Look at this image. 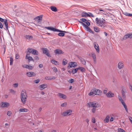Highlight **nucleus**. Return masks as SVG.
I'll use <instances>...</instances> for the list:
<instances>
[{
  "label": "nucleus",
  "mask_w": 132,
  "mask_h": 132,
  "mask_svg": "<svg viewBox=\"0 0 132 132\" xmlns=\"http://www.w3.org/2000/svg\"><path fill=\"white\" fill-rule=\"evenodd\" d=\"M95 21L98 26H100L103 29L107 27V22L104 19L96 18L95 19Z\"/></svg>",
  "instance_id": "obj_1"
},
{
  "label": "nucleus",
  "mask_w": 132,
  "mask_h": 132,
  "mask_svg": "<svg viewBox=\"0 0 132 132\" xmlns=\"http://www.w3.org/2000/svg\"><path fill=\"white\" fill-rule=\"evenodd\" d=\"M27 97L28 96L26 90L24 89L23 90L21 93L20 99L22 103L23 104L26 103Z\"/></svg>",
  "instance_id": "obj_2"
},
{
  "label": "nucleus",
  "mask_w": 132,
  "mask_h": 132,
  "mask_svg": "<svg viewBox=\"0 0 132 132\" xmlns=\"http://www.w3.org/2000/svg\"><path fill=\"white\" fill-rule=\"evenodd\" d=\"M118 98L119 99V101L121 102V103L122 104V105L123 106L124 108L125 109L126 111L127 112H128V109H127V106L126 104L125 103L124 101L122 99L121 96L120 95H118Z\"/></svg>",
  "instance_id": "obj_3"
},
{
  "label": "nucleus",
  "mask_w": 132,
  "mask_h": 132,
  "mask_svg": "<svg viewBox=\"0 0 132 132\" xmlns=\"http://www.w3.org/2000/svg\"><path fill=\"white\" fill-rule=\"evenodd\" d=\"M45 28L47 29V30H49L51 31H57L66 32L65 31H63L61 30H60L58 29L54 28L51 27H45Z\"/></svg>",
  "instance_id": "obj_4"
},
{
  "label": "nucleus",
  "mask_w": 132,
  "mask_h": 132,
  "mask_svg": "<svg viewBox=\"0 0 132 132\" xmlns=\"http://www.w3.org/2000/svg\"><path fill=\"white\" fill-rule=\"evenodd\" d=\"M87 104L88 105L89 107H97L98 103L96 102H90L88 103Z\"/></svg>",
  "instance_id": "obj_5"
},
{
  "label": "nucleus",
  "mask_w": 132,
  "mask_h": 132,
  "mask_svg": "<svg viewBox=\"0 0 132 132\" xmlns=\"http://www.w3.org/2000/svg\"><path fill=\"white\" fill-rule=\"evenodd\" d=\"M42 50L43 53L45 54L48 56L51 57L49 51L47 48H42Z\"/></svg>",
  "instance_id": "obj_6"
},
{
  "label": "nucleus",
  "mask_w": 132,
  "mask_h": 132,
  "mask_svg": "<svg viewBox=\"0 0 132 132\" xmlns=\"http://www.w3.org/2000/svg\"><path fill=\"white\" fill-rule=\"evenodd\" d=\"M72 111L69 110L66 111L64 112L61 113V115L63 116H66L67 115H70L71 114Z\"/></svg>",
  "instance_id": "obj_7"
},
{
  "label": "nucleus",
  "mask_w": 132,
  "mask_h": 132,
  "mask_svg": "<svg viewBox=\"0 0 132 132\" xmlns=\"http://www.w3.org/2000/svg\"><path fill=\"white\" fill-rule=\"evenodd\" d=\"M94 95H101L102 94V92L100 90L96 89H94Z\"/></svg>",
  "instance_id": "obj_8"
},
{
  "label": "nucleus",
  "mask_w": 132,
  "mask_h": 132,
  "mask_svg": "<svg viewBox=\"0 0 132 132\" xmlns=\"http://www.w3.org/2000/svg\"><path fill=\"white\" fill-rule=\"evenodd\" d=\"M26 75L28 77H31L36 75L35 73L33 72H28L26 73Z\"/></svg>",
  "instance_id": "obj_9"
},
{
  "label": "nucleus",
  "mask_w": 132,
  "mask_h": 132,
  "mask_svg": "<svg viewBox=\"0 0 132 132\" xmlns=\"http://www.w3.org/2000/svg\"><path fill=\"white\" fill-rule=\"evenodd\" d=\"M1 106L2 108L7 107L9 105V103L6 102H2L0 103Z\"/></svg>",
  "instance_id": "obj_10"
},
{
  "label": "nucleus",
  "mask_w": 132,
  "mask_h": 132,
  "mask_svg": "<svg viewBox=\"0 0 132 132\" xmlns=\"http://www.w3.org/2000/svg\"><path fill=\"white\" fill-rule=\"evenodd\" d=\"M47 85L46 84H43L39 86V88L40 90H42L47 88Z\"/></svg>",
  "instance_id": "obj_11"
},
{
  "label": "nucleus",
  "mask_w": 132,
  "mask_h": 132,
  "mask_svg": "<svg viewBox=\"0 0 132 132\" xmlns=\"http://www.w3.org/2000/svg\"><path fill=\"white\" fill-rule=\"evenodd\" d=\"M22 67L24 68L28 69L31 70H32L33 68V66L27 64L23 65H22Z\"/></svg>",
  "instance_id": "obj_12"
},
{
  "label": "nucleus",
  "mask_w": 132,
  "mask_h": 132,
  "mask_svg": "<svg viewBox=\"0 0 132 132\" xmlns=\"http://www.w3.org/2000/svg\"><path fill=\"white\" fill-rule=\"evenodd\" d=\"M94 46L96 49V52L98 53L100 52V50L98 45L96 43L94 42Z\"/></svg>",
  "instance_id": "obj_13"
},
{
  "label": "nucleus",
  "mask_w": 132,
  "mask_h": 132,
  "mask_svg": "<svg viewBox=\"0 0 132 132\" xmlns=\"http://www.w3.org/2000/svg\"><path fill=\"white\" fill-rule=\"evenodd\" d=\"M106 96L108 97H112L114 96V93H112L110 91L106 94Z\"/></svg>",
  "instance_id": "obj_14"
},
{
  "label": "nucleus",
  "mask_w": 132,
  "mask_h": 132,
  "mask_svg": "<svg viewBox=\"0 0 132 132\" xmlns=\"http://www.w3.org/2000/svg\"><path fill=\"white\" fill-rule=\"evenodd\" d=\"M54 53L56 54H60L64 53V52L60 49H57L55 50Z\"/></svg>",
  "instance_id": "obj_15"
},
{
  "label": "nucleus",
  "mask_w": 132,
  "mask_h": 132,
  "mask_svg": "<svg viewBox=\"0 0 132 132\" xmlns=\"http://www.w3.org/2000/svg\"><path fill=\"white\" fill-rule=\"evenodd\" d=\"M70 68L75 67L77 65L76 62H71L69 64Z\"/></svg>",
  "instance_id": "obj_16"
},
{
  "label": "nucleus",
  "mask_w": 132,
  "mask_h": 132,
  "mask_svg": "<svg viewBox=\"0 0 132 132\" xmlns=\"http://www.w3.org/2000/svg\"><path fill=\"white\" fill-rule=\"evenodd\" d=\"M123 64L122 62H120L118 64V67L119 69H121L123 67Z\"/></svg>",
  "instance_id": "obj_17"
},
{
  "label": "nucleus",
  "mask_w": 132,
  "mask_h": 132,
  "mask_svg": "<svg viewBox=\"0 0 132 132\" xmlns=\"http://www.w3.org/2000/svg\"><path fill=\"white\" fill-rule=\"evenodd\" d=\"M79 59L82 64L84 65H85L86 64V61L84 59L82 58L81 57H80L79 58Z\"/></svg>",
  "instance_id": "obj_18"
},
{
  "label": "nucleus",
  "mask_w": 132,
  "mask_h": 132,
  "mask_svg": "<svg viewBox=\"0 0 132 132\" xmlns=\"http://www.w3.org/2000/svg\"><path fill=\"white\" fill-rule=\"evenodd\" d=\"M58 95L61 98L63 99H65L66 98V96L65 95L61 93H59Z\"/></svg>",
  "instance_id": "obj_19"
},
{
  "label": "nucleus",
  "mask_w": 132,
  "mask_h": 132,
  "mask_svg": "<svg viewBox=\"0 0 132 132\" xmlns=\"http://www.w3.org/2000/svg\"><path fill=\"white\" fill-rule=\"evenodd\" d=\"M81 16L82 17H88V16L89 15L88 13L84 12L82 13Z\"/></svg>",
  "instance_id": "obj_20"
},
{
  "label": "nucleus",
  "mask_w": 132,
  "mask_h": 132,
  "mask_svg": "<svg viewBox=\"0 0 132 132\" xmlns=\"http://www.w3.org/2000/svg\"><path fill=\"white\" fill-rule=\"evenodd\" d=\"M45 78L46 80H51L52 79H55L56 78L54 76H46Z\"/></svg>",
  "instance_id": "obj_21"
},
{
  "label": "nucleus",
  "mask_w": 132,
  "mask_h": 132,
  "mask_svg": "<svg viewBox=\"0 0 132 132\" xmlns=\"http://www.w3.org/2000/svg\"><path fill=\"white\" fill-rule=\"evenodd\" d=\"M42 15H40L37 16L35 19H37V21L39 22L40 21H41L42 20Z\"/></svg>",
  "instance_id": "obj_22"
},
{
  "label": "nucleus",
  "mask_w": 132,
  "mask_h": 132,
  "mask_svg": "<svg viewBox=\"0 0 132 132\" xmlns=\"http://www.w3.org/2000/svg\"><path fill=\"white\" fill-rule=\"evenodd\" d=\"M85 28V30L89 32L90 33H93V32L92 30L90 28L87 26Z\"/></svg>",
  "instance_id": "obj_23"
},
{
  "label": "nucleus",
  "mask_w": 132,
  "mask_h": 132,
  "mask_svg": "<svg viewBox=\"0 0 132 132\" xmlns=\"http://www.w3.org/2000/svg\"><path fill=\"white\" fill-rule=\"evenodd\" d=\"M4 24L5 25V27L7 30L8 29V24L7 20L6 19L5 20L4 22Z\"/></svg>",
  "instance_id": "obj_24"
},
{
  "label": "nucleus",
  "mask_w": 132,
  "mask_h": 132,
  "mask_svg": "<svg viewBox=\"0 0 132 132\" xmlns=\"http://www.w3.org/2000/svg\"><path fill=\"white\" fill-rule=\"evenodd\" d=\"M91 54L92 56L93 59L94 61V62H96V56L94 52H92Z\"/></svg>",
  "instance_id": "obj_25"
},
{
  "label": "nucleus",
  "mask_w": 132,
  "mask_h": 132,
  "mask_svg": "<svg viewBox=\"0 0 132 132\" xmlns=\"http://www.w3.org/2000/svg\"><path fill=\"white\" fill-rule=\"evenodd\" d=\"M123 14L126 16H132V14L128 13L126 12H123Z\"/></svg>",
  "instance_id": "obj_26"
},
{
  "label": "nucleus",
  "mask_w": 132,
  "mask_h": 132,
  "mask_svg": "<svg viewBox=\"0 0 132 132\" xmlns=\"http://www.w3.org/2000/svg\"><path fill=\"white\" fill-rule=\"evenodd\" d=\"M109 119V116H107L104 120V122L107 123L108 122Z\"/></svg>",
  "instance_id": "obj_27"
},
{
  "label": "nucleus",
  "mask_w": 132,
  "mask_h": 132,
  "mask_svg": "<svg viewBox=\"0 0 132 132\" xmlns=\"http://www.w3.org/2000/svg\"><path fill=\"white\" fill-rule=\"evenodd\" d=\"M51 10L53 11L56 12L57 11V8L54 6H51L50 7Z\"/></svg>",
  "instance_id": "obj_28"
},
{
  "label": "nucleus",
  "mask_w": 132,
  "mask_h": 132,
  "mask_svg": "<svg viewBox=\"0 0 132 132\" xmlns=\"http://www.w3.org/2000/svg\"><path fill=\"white\" fill-rule=\"evenodd\" d=\"M51 62L54 64H55V65H59V63L57 62V61L54 60H51Z\"/></svg>",
  "instance_id": "obj_29"
},
{
  "label": "nucleus",
  "mask_w": 132,
  "mask_h": 132,
  "mask_svg": "<svg viewBox=\"0 0 132 132\" xmlns=\"http://www.w3.org/2000/svg\"><path fill=\"white\" fill-rule=\"evenodd\" d=\"M93 29L94 31L96 32H98L100 31L99 28L96 27H94Z\"/></svg>",
  "instance_id": "obj_30"
},
{
  "label": "nucleus",
  "mask_w": 132,
  "mask_h": 132,
  "mask_svg": "<svg viewBox=\"0 0 132 132\" xmlns=\"http://www.w3.org/2000/svg\"><path fill=\"white\" fill-rule=\"evenodd\" d=\"M32 51V54L35 55H37L38 54V52L37 50L33 49Z\"/></svg>",
  "instance_id": "obj_31"
},
{
  "label": "nucleus",
  "mask_w": 132,
  "mask_h": 132,
  "mask_svg": "<svg viewBox=\"0 0 132 132\" xmlns=\"http://www.w3.org/2000/svg\"><path fill=\"white\" fill-rule=\"evenodd\" d=\"M19 111L20 112H27V109L25 108H21L20 109Z\"/></svg>",
  "instance_id": "obj_32"
},
{
  "label": "nucleus",
  "mask_w": 132,
  "mask_h": 132,
  "mask_svg": "<svg viewBox=\"0 0 132 132\" xmlns=\"http://www.w3.org/2000/svg\"><path fill=\"white\" fill-rule=\"evenodd\" d=\"M68 62V61L65 59H63L62 61V64L64 65H65Z\"/></svg>",
  "instance_id": "obj_33"
},
{
  "label": "nucleus",
  "mask_w": 132,
  "mask_h": 132,
  "mask_svg": "<svg viewBox=\"0 0 132 132\" xmlns=\"http://www.w3.org/2000/svg\"><path fill=\"white\" fill-rule=\"evenodd\" d=\"M126 93V91L124 90H121V93L123 97L125 98V94Z\"/></svg>",
  "instance_id": "obj_34"
},
{
  "label": "nucleus",
  "mask_w": 132,
  "mask_h": 132,
  "mask_svg": "<svg viewBox=\"0 0 132 132\" xmlns=\"http://www.w3.org/2000/svg\"><path fill=\"white\" fill-rule=\"evenodd\" d=\"M78 70V68H77L75 69H74L73 70H72L71 72L72 74H74L75 73H76L77 72Z\"/></svg>",
  "instance_id": "obj_35"
},
{
  "label": "nucleus",
  "mask_w": 132,
  "mask_h": 132,
  "mask_svg": "<svg viewBox=\"0 0 132 132\" xmlns=\"http://www.w3.org/2000/svg\"><path fill=\"white\" fill-rule=\"evenodd\" d=\"M78 70H80L82 72H84L85 71V68L83 67H80L78 68Z\"/></svg>",
  "instance_id": "obj_36"
},
{
  "label": "nucleus",
  "mask_w": 132,
  "mask_h": 132,
  "mask_svg": "<svg viewBox=\"0 0 132 132\" xmlns=\"http://www.w3.org/2000/svg\"><path fill=\"white\" fill-rule=\"evenodd\" d=\"M128 38H129V36L128 35V34H127L124 36L123 39H122V40H126Z\"/></svg>",
  "instance_id": "obj_37"
},
{
  "label": "nucleus",
  "mask_w": 132,
  "mask_h": 132,
  "mask_svg": "<svg viewBox=\"0 0 132 132\" xmlns=\"http://www.w3.org/2000/svg\"><path fill=\"white\" fill-rule=\"evenodd\" d=\"M30 54L28 52H27L26 54V55L25 57V59H28V58L29 57H30Z\"/></svg>",
  "instance_id": "obj_38"
},
{
  "label": "nucleus",
  "mask_w": 132,
  "mask_h": 132,
  "mask_svg": "<svg viewBox=\"0 0 132 132\" xmlns=\"http://www.w3.org/2000/svg\"><path fill=\"white\" fill-rule=\"evenodd\" d=\"M25 38L26 39H29L32 38V36L30 35H27L26 36Z\"/></svg>",
  "instance_id": "obj_39"
},
{
  "label": "nucleus",
  "mask_w": 132,
  "mask_h": 132,
  "mask_svg": "<svg viewBox=\"0 0 132 132\" xmlns=\"http://www.w3.org/2000/svg\"><path fill=\"white\" fill-rule=\"evenodd\" d=\"M94 89L92 90L89 93V96L94 95Z\"/></svg>",
  "instance_id": "obj_40"
},
{
  "label": "nucleus",
  "mask_w": 132,
  "mask_h": 132,
  "mask_svg": "<svg viewBox=\"0 0 132 132\" xmlns=\"http://www.w3.org/2000/svg\"><path fill=\"white\" fill-rule=\"evenodd\" d=\"M28 51L27 52H28L29 54L30 53H32V50H33V49H32L31 48H28L27 49Z\"/></svg>",
  "instance_id": "obj_41"
},
{
  "label": "nucleus",
  "mask_w": 132,
  "mask_h": 132,
  "mask_svg": "<svg viewBox=\"0 0 132 132\" xmlns=\"http://www.w3.org/2000/svg\"><path fill=\"white\" fill-rule=\"evenodd\" d=\"M13 58L11 57H10V65H12L13 64Z\"/></svg>",
  "instance_id": "obj_42"
},
{
  "label": "nucleus",
  "mask_w": 132,
  "mask_h": 132,
  "mask_svg": "<svg viewBox=\"0 0 132 132\" xmlns=\"http://www.w3.org/2000/svg\"><path fill=\"white\" fill-rule=\"evenodd\" d=\"M65 34L63 33L60 32L58 34V35L61 37H63L64 36Z\"/></svg>",
  "instance_id": "obj_43"
},
{
  "label": "nucleus",
  "mask_w": 132,
  "mask_h": 132,
  "mask_svg": "<svg viewBox=\"0 0 132 132\" xmlns=\"http://www.w3.org/2000/svg\"><path fill=\"white\" fill-rule=\"evenodd\" d=\"M84 22L86 24V25L87 26H89L90 25V23L89 22H88L87 20V21H85V22Z\"/></svg>",
  "instance_id": "obj_44"
},
{
  "label": "nucleus",
  "mask_w": 132,
  "mask_h": 132,
  "mask_svg": "<svg viewBox=\"0 0 132 132\" xmlns=\"http://www.w3.org/2000/svg\"><path fill=\"white\" fill-rule=\"evenodd\" d=\"M118 132H126V131L122 129L119 128L118 129Z\"/></svg>",
  "instance_id": "obj_45"
},
{
  "label": "nucleus",
  "mask_w": 132,
  "mask_h": 132,
  "mask_svg": "<svg viewBox=\"0 0 132 132\" xmlns=\"http://www.w3.org/2000/svg\"><path fill=\"white\" fill-rule=\"evenodd\" d=\"M70 83H72L74 81V80L73 79H71L68 81Z\"/></svg>",
  "instance_id": "obj_46"
},
{
  "label": "nucleus",
  "mask_w": 132,
  "mask_h": 132,
  "mask_svg": "<svg viewBox=\"0 0 132 132\" xmlns=\"http://www.w3.org/2000/svg\"><path fill=\"white\" fill-rule=\"evenodd\" d=\"M52 69L53 70V71L55 72L58 71V70L56 67H53L52 68Z\"/></svg>",
  "instance_id": "obj_47"
},
{
  "label": "nucleus",
  "mask_w": 132,
  "mask_h": 132,
  "mask_svg": "<svg viewBox=\"0 0 132 132\" xmlns=\"http://www.w3.org/2000/svg\"><path fill=\"white\" fill-rule=\"evenodd\" d=\"M79 22L84 27H85L87 25L82 22L79 21Z\"/></svg>",
  "instance_id": "obj_48"
},
{
  "label": "nucleus",
  "mask_w": 132,
  "mask_h": 132,
  "mask_svg": "<svg viewBox=\"0 0 132 132\" xmlns=\"http://www.w3.org/2000/svg\"><path fill=\"white\" fill-rule=\"evenodd\" d=\"M88 14H89V15L88 16V17H94V16L92 13L90 12H88Z\"/></svg>",
  "instance_id": "obj_49"
},
{
  "label": "nucleus",
  "mask_w": 132,
  "mask_h": 132,
  "mask_svg": "<svg viewBox=\"0 0 132 132\" xmlns=\"http://www.w3.org/2000/svg\"><path fill=\"white\" fill-rule=\"evenodd\" d=\"M28 61L29 62H30V61H34V60L32 58V57L30 56V57H29L28 59Z\"/></svg>",
  "instance_id": "obj_50"
},
{
  "label": "nucleus",
  "mask_w": 132,
  "mask_h": 132,
  "mask_svg": "<svg viewBox=\"0 0 132 132\" xmlns=\"http://www.w3.org/2000/svg\"><path fill=\"white\" fill-rule=\"evenodd\" d=\"M67 105V103L66 102H64L61 105V106L62 107L65 106Z\"/></svg>",
  "instance_id": "obj_51"
},
{
  "label": "nucleus",
  "mask_w": 132,
  "mask_h": 132,
  "mask_svg": "<svg viewBox=\"0 0 132 132\" xmlns=\"http://www.w3.org/2000/svg\"><path fill=\"white\" fill-rule=\"evenodd\" d=\"M18 83H15L13 84V86L14 88H16L18 86Z\"/></svg>",
  "instance_id": "obj_52"
},
{
  "label": "nucleus",
  "mask_w": 132,
  "mask_h": 132,
  "mask_svg": "<svg viewBox=\"0 0 132 132\" xmlns=\"http://www.w3.org/2000/svg\"><path fill=\"white\" fill-rule=\"evenodd\" d=\"M40 81V80L39 79H37L35 80L34 81V82H35L36 84L38 83Z\"/></svg>",
  "instance_id": "obj_53"
},
{
  "label": "nucleus",
  "mask_w": 132,
  "mask_h": 132,
  "mask_svg": "<svg viewBox=\"0 0 132 132\" xmlns=\"http://www.w3.org/2000/svg\"><path fill=\"white\" fill-rule=\"evenodd\" d=\"M92 122L93 123H95V118H92Z\"/></svg>",
  "instance_id": "obj_54"
},
{
  "label": "nucleus",
  "mask_w": 132,
  "mask_h": 132,
  "mask_svg": "<svg viewBox=\"0 0 132 132\" xmlns=\"http://www.w3.org/2000/svg\"><path fill=\"white\" fill-rule=\"evenodd\" d=\"M80 20L84 22H85V21H87V20L85 19L82 18L80 19Z\"/></svg>",
  "instance_id": "obj_55"
},
{
  "label": "nucleus",
  "mask_w": 132,
  "mask_h": 132,
  "mask_svg": "<svg viewBox=\"0 0 132 132\" xmlns=\"http://www.w3.org/2000/svg\"><path fill=\"white\" fill-rule=\"evenodd\" d=\"M10 92L12 93L13 94H15L16 92L15 91L12 89L11 90Z\"/></svg>",
  "instance_id": "obj_56"
},
{
  "label": "nucleus",
  "mask_w": 132,
  "mask_h": 132,
  "mask_svg": "<svg viewBox=\"0 0 132 132\" xmlns=\"http://www.w3.org/2000/svg\"><path fill=\"white\" fill-rule=\"evenodd\" d=\"M11 113L10 111H8L7 112V115L8 116H10L11 115Z\"/></svg>",
  "instance_id": "obj_57"
},
{
  "label": "nucleus",
  "mask_w": 132,
  "mask_h": 132,
  "mask_svg": "<svg viewBox=\"0 0 132 132\" xmlns=\"http://www.w3.org/2000/svg\"><path fill=\"white\" fill-rule=\"evenodd\" d=\"M19 55L18 54H16L15 55V58L16 59H18L19 58Z\"/></svg>",
  "instance_id": "obj_58"
},
{
  "label": "nucleus",
  "mask_w": 132,
  "mask_h": 132,
  "mask_svg": "<svg viewBox=\"0 0 132 132\" xmlns=\"http://www.w3.org/2000/svg\"><path fill=\"white\" fill-rule=\"evenodd\" d=\"M128 35L129 36V38H132V34L130 33V34H128Z\"/></svg>",
  "instance_id": "obj_59"
},
{
  "label": "nucleus",
  "mask_w": 132,
  "mask_h": 132,
  "mask_svg": "<svg viewBox=\"0 0 132 132\" xmlns=\"http://www.w3.org/2000/svg\"><path fill=\"white\" fill-rule=\"evenodd\" d=\"M96 111V109L95 108H93L92 109V112L93 113H94Z\"/></svg>",
  "instance_id": "obj_60"
},
{
  "label": "nucleus",
  "mask_w": 132,
  "mask_h": 132,
  "mask_svg": "<svg viewBox=\"0 0 132 132\" xmlns=\"http://www.w3.org/2000/svg\"><path fill=\"white\" fill-rule=\"evenodd\" d=\"M129 119L130 122H131L132 124V117H129Z\"/></svg>",
  "instance_id": "obj_61"
},
{
  "label": "nucleus",
  "mask_w": 132,
  "mask_h": 132,
  "mask_svg": "<svg viewBox=\"0 0 132 132\" xmlns=\"http://www.w3.org/2000/svg\"><path fill=\"white\" fill-rule=\"evenodd\" d=\"M34 58L35 60H38L39 59L38 57L37 56H35L34 57Z\"/></svg>",
  "instance_id": "obj_62"
},
{
  "label": "nucleus",
  "mask_w": 132,
  "mask_h": 132,
  "mask_svg": "<svg viewBox=\"0 0 132 132\" xmlns=\"http://www.w3.org/2000/svg\"><path fill=\"white\" fill-rule=\"evenodd\" d=\"M5 20L4 19L0 17V21L3 22Z\"/></svg>",
  "instance_id": "obj_63"
},
{
  "label": "nucleus",
  "mask_w": 132,
  "mask_h": 132,
  "mask_svg": "<svg viewBox=\"0 0 132 132\" xmlns=\"http://www.w3.org/2000/svg\"><path fill=\"white\" fill-rule=\"evenodd\" d=\"M129 88L131 92H132V85H129Z\"/></svg>",
  "instance_id": "obj_64"
}]
</instances>
